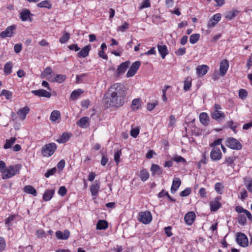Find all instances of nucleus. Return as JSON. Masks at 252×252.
<instances>
[{"mask_svg":"<svg viewBox=\"0 0 252 252\" xmlns=\"http://www.w3.org/2000/svg\"><path fill=\"white\" fill-rule=\"evenodd\" d=\"M125 86L119 83L112 85L108 93V96L104 99L105 103L110 107H119L126 101V93Z\"/></svg>","mask_w":252,"mask_h":252,"instance_id":"obj_1","label":"nucleus"},{"mask_svg":"<svg viewBox=\"0 0 252 252\" xmlns=\"http://www.w3.org/2000/svg\"><path fill=\"white\" fill-rule=\"evenodd\" d=\"M22 167L21 164H16L7 166L5 173L2 175V178L7 179L19 174Z\"/></svg>","mask_w":252,"mask_h":252,"instance_id":"obj_2","label":"nucleus"},{"mask_svg":"<svg viewBox=\"0 0 252 252\" xmlns=\"http://www.w3.org/2000/svg\"><path fill=\"white\" fill-rule=\"evenodd\" d=\"M57 149L56 144L54 143L47 144L41 149V153L44 157H49L54 154Z\"/></svg>","mask_w":252,"mask_h":252,"instance_id":"obj_3","label":"nucleus"},{"mask_svg":"<svg viewBox=\"0 0 252 252\" xmlns=\"http://www.w3.org/2000/svg\"><path fill=\"white\" fill-rule=\"evenodd\" d=\"M138 220L145 224H149L152 220L151 213L149 211H145L139 214Z\"/></svg>","mask_w":252,"mask_h":252,"instance_id":"obj_4","label":"nucleus"},{"mask_svg":"<svg viewBox=\"0 0 252 252\" xmlns=\"http://www.w3.org/2000/svg\"><path fill=\"white\" fill-rule=\"evenodd\" d=\"M214 108V111L211 114V116L213 119L220 121V120H221L222 119L224 118L225 115L224 113L220 111V109H221V107L220 105L217 104H215Z\"/></svg>","mask_w":252,"mask_h":252,"instance_id":"obj_5","label":"nucleus"},{"mask_svg":"<svg viewBox=\"0 0 252 252\" xmlns=\"http://www.w3.org/2000/svg\"><path fill=\"white\" fill-rule=\"evenodd\" d=\"M226 145L234 150H240L242 148L241 144L236 139L233 137H229L226 139Z\"/></svg>","mask_w":252,"mask_h":252,"instance_id":"obj_6","label":"nucleus"},{"mask_svg":"<svg viewBox=\"0 0 252 252\" xmlns=\"http://www.w3.org/2000/svg\"><path fill=\"white\" fill-rule=\"evenodd\" d=\"M141 64L140 61H136L133 63L126 73V77H130L134 76Z\"/></svg>","mask_w":252,"mask_h":252,"instance_id":"obj_7","label":"nucleus"},{"mask_svg":"<svg viewBox=\"0 0 252 252\" xmlns=\"http://www.w3.org/2000/svg\"><path fill=\"white\" fill-rule=\"evenodd\" d=\"M236 241L243 247H247L248 245V239L247 236L242 233H238L237 235Z\"/></svg>","mask_w":252,"mask_h":252,"instance_id":"obj_8","label":"nucleus"},{"mask_svg":"<svg viewBox=\"0 0 252 252\" xmlns=\"http://www.w3.org/2000/svg\"><path fill=\"white\" fill-rule=\"evenodd\" d=\"M16 29L15 25L8 27L4 31L0 33V37L4 38L7 37H11L13 34V31Z\"/></svg>","mask_w":252,"mask_h":252,"instance_id":"obj_9","label":"nucleus"},{"mask_svg":"<svg viewBox=\"0 0 252 252\" xmlns=\"http://www.w3.org/2000/svg\"><path fill=\"white\" fill-rule=\"evenodd\" d=\"M222 155L218 148H213L210 153V158L213 161L219 160L221 158Z\"/></svg>","mask_w":252,"mask_h":252,"instance_id":"obj_10","label":"nucleus"},{"mask_svg":"<svg viewBox=\"0 0 252 252\" xmlns=\"http://www.w3.org/2000/svg\"><path fill=\"white\" fill-rule=\"evenodd\" d=\"M221 15L220 13H217L214 15L212 18L209 20L207 27L209 28H212L215 26V25L220 20Z\"/></svg>","mask_w":252,"mask_h":252,"instance_id":"obj_11","label":"nucleus"},{"mask_svg":"<svg viewBox=\"0 0 252 252\" xmlns=\"http://www.w3.org/2000/svg\"><path fill=\"white\" fill-rule=\"evenodd\" d=\"M31 16H32V14L31 13L30 11L28 9H24L22 11H21L20 13V18L22 21H32V18H31Z\"/></svg>","mask_w":252,"mask_h":252,"instance_id":"obj_12","label":"nucleus"},{"mask_svg":"<svg viewBox=\"0 0 252 252\" xmlns=\"http://www.w3.org/2000/svg\"><path fill=\"white\" fill-rule=\"evenodd\" d=\"M31 93L34 95L39 97H45L50 98L51 96V94L43 89H39L37 90H32Z\"/></svg>","mask_w":252,"mask_h":252,"instance_id":"obj_13","label":"nucleus"},{"mask_svg":"<svg viewBox=\"0 0 252 252\" xmlns=\"http://www.w3.org/2000/svg\"><path fill=\"white\" fill-rule=\"evenodd\" d=\"M220 197H218L214 200L210 201V206L212 212H216L220 207L221 204L220 202Z\"/></svg>","mask_w":252,"mask_h":252,"instance_id":"obj_14","label":"nucleus"},{"mask_svg":"<svg viewBox=\"0 0 252 252\" xmlns=\"http://www.w3.org/2000/svg\"><path fill=\"white\" fill-rule=\"evenodd\" d=\"M196 215L193 212H189L187 213L184 217V220L186 223L188 225H191L193 223Z\"/></svg>","mask_w":252,"mask_h":252,"instance_id":"obj_15","label":"nucleus"},{"mask_svg":"<svg viewBox=\"0 0 252 252\" xmlns=\"http://www.w3.org/2000/svg\"><path fill=\"white\" fill-rule=\"evenodd\" d=\"M228 67L229 63L227 60H224L220 62V74L221 76H223L225 74Z\"/></svg>","mask_w":252,"mask_h":252,"instance_id":"obj_16","label":"nucleus"},{"mask_svg":"<svg viewBox=\"0 0 252 252\" xmlns=\"http://www.w3.org/2000/svg\"><path fill=\"white\" fill-rule=\"evenodd\" d=\"M130 64V62L126 61L122 63L117 68L116 72L118 75L125 72Z\"/></svg>","mask_w":252,"mask_h":252,"instance_id":"obj_17","label":"nucleus"},{"mask_svg":"<svg viewBox=\"0 0 252 252\" xmlns=\"http://www.w3.org/2000/svg\"><path fill=\"white\" fill-rule=\"evenodd\" d=\"M30 108L28 106H25L22 109H19L17 114L19 118L22 120L26 119V115L29 113Z\"/></svg>","mask_w":252,"mask_h":252,"instance_id":"obj_18","label":"nucleus"},{"mask_svg":"<svg viewBox=\"0 0 252 252\" xmlns=\"http://www.w3.org/2000/svg\"><path fill=\"white\" fill-rule=\"evenodd\" d=\"M70 233L67 230H64L63 232L61 231H57L56 232V236L58 239L66 240L69 237Z\"/></svg>","mask_w":252,"mask_h":252,"instance_id":"obj_19","label":"nucleus"},{"mask_svg":"<svg viewBox=\"0 0 252 252\" xmlns=\"http://www.w3.org/2000/svg\"><path fill=\"white\" fill-rule=\"evenodd\" d=\"M181 181L178 178H175L172 182V185L171 188V192L174 193L181 186Z\"/></svg>","mask_w":252,"mask_h":252,"instance_id":"obj_20","label":"nucleus"},{"mask_svg":"<svg viewBox=\"0 0 252 252\" xmlns=\"http://www.w3.org/2000/svg\"><path fill=\"white\" fill-rule=\"evenodd\" d=\"M153 176L160 175L162 173V169L158 165L153 164L151 168Z\"/></svg>","mask_w":252,"mask_h":252,"instance_id":"obj_21","label":"nucleus"},{"mask_svg":"<svg viewBox=\"0 0 252 252\" xmlns=\"http://www.w3.org/2000/svg\"><path fill=\"white\" fill-rule=\"evenodd\" d=\"M55 190L54 189H49L46 190L43 195V199L45 201H48L50 200L54 194L55 193Z\"/></svg>","mask_w":252,"mask_h":252,"instance_id":"obj_22","label":"nucleus"},{"mask_svg":"<svg viewBox=\"0 0 252 252\" xmlns=\"http://www.w3.org/2000/svg\"><path fill=\"white\" fill-rule=\"evenodd\" d=\"M208 66L206 65H201L198 66L196 68V73L199 76L204 75L207 72Z\"/></svg>","mask_w":252,"mask_h":252,"instance_id":"obj_23","label":"nucleus"},{"mask_svg":"<svg viewBox=\"0 0 252 252\" xmlns=\"http://www.w3.org/2000/svg\"><path fill=\"white\" fill-rule=\"evenodd\" d=\"M158 49L162 59H164L165 56L168 54L167 46L165 45H158Z\"/></svg>","mask_w":252,"mask_h":252,"instance_id":"obj_24","label":"nucleus"},{"mask_svg":"<svg viewBox=\"0 0 252 252\" xmlns=\"http://www.w3.org/2000/svg\"><path fill=\"white\" fill-rule=\"evenodd\" d=\"M66 78V75L63 74L57 75L55 77H49L48 80L51 82H56L59 83L63 82Z\"/></svg>","mask_w":252,"mask_h":252,"instance_id":"obj_25","label":"nucleus"},{"mask_svg":"<svg viewBox=\"0 0 252 252\" xmlns=\"http://www.w3.org/2000/svg\"><path fill=\"white\" fill-rule=\"evenodd\" d=\"M91 50L90 45H87L81 49V50L78 53V57L79 58H85L89 55L90 50Z\"/></svg>","mask_w":252,"mask_h":252,"instance_id":"obj_26","label":"nucleus"},{"mask_svg":"<svg viewBox=\"0 0 252 252\" xmlns=\"http://www.w3.org/2000/svg\"><path fill=\"white\" fill-rule=\"evenodd\" d=\"M61 119L60 112L58 110L53 111L50 117V120L53 122H56L57 120Z\"/></svg>","mask_w":252,"mask_h":252,"instance_id":"obj_27","label":"nucleus"},{"mask_svg":"<svg viewBox=\"0 0 252 252\" xmlns=\"http://www.w3.org/2000/svg\"><path fill=\"white\" fill-rule=\"evenodd\" d=\"M200 121L204 126H207L209 121V118L207 113L202 112L199 115Z\"/></svg>","mask_w":252,"mask_h":252,"instance_id":"obj_28","label":"nucleus"},{"mask_svg":"<svg viewBox=\"0 0 252 252\" xmlns=\"http://www.w3.org/2000/svg\"><path fill=\"white\" fill-rule=\"evenodd\" d=\"M100 186L99 184L96 182L93 184L90 187V191L93 196H96L98 194Z\"/></svg>","mask_w":252,"mask_h":252,"instance_id":"obj_29","label":"nucleus"},{"mask_svg":"<svg viewBox=\"0 0 252 252\" xmlns=\"http://www.w3.org/2000/svg\"><path fill=\"white\" fill-rule=\"evenodd\" d=\"M24 190L25 192L32 194L34 196L37 195V192L36 189L33 188L32 186H26L24 187Z\"/></svg>","mask_w":252,"mask_h":252,"instance_id":"obj_30","label":"nucleus"},{"mask_svg":"<svg viewBox=\"0 0 252 252\" xmlns=\"http://www.w3.org/2000/svg\"><path fill=\"white\" fill-rule=\"evenodd\" d=\"M37 6L38 7L46 8L48 9H50L52 8V4L50 1L45 0L38 3Z\"/></svg>","mask_w":252,"mask_h":252,"instance_id":"obj_31","label":"nucleus"},{"mask_svg":"<svg viewBox=\"0 0 252 252\" xmlns=\"http://www.w3.org/2000/svg\"><path fill=\"white\" fill-rule=\"evenodd\" d=\"M16 139V137H11L9 139H6L5 143L3 146V148L4 149H7L11 148L12 146L15 142Z\"/></svg>","mask_w":252,"mask_h":252,"instance_id":"obj_32","label":"nucleus"},{"mask_svg":"<svg viewBox=\"0 0 252 252\" xmlns=\"http://www.w3.org/2000/svg\"><path fill=\"white\" fill-rule=\"evenodd\" d=\"M13 68V63L10 62H7L4 66V72L6 75L10 74L12 72V69Z\"/></svg>","mask_w":252,"mask_h":252,"instance_id":"obj_33","label":"nucleus"},{"mask_svg":"<svg viewBox=\"0 0 252 252\" xmlns=\"http://www.w3.org/2000/svg\"><path fill=\"white\" fill-rule=\"evenodd\" d=\"M107 227L108 223L104 220H99L96 224V228L99 230L105 229Z\"/></svg>","mask_w":252,"mask_h":252,"instance_id":"obj_34","label":"nucleus"},{"mask_svg":"<svg viewBox=\"0 0 252 252\" xmlns=\"http://www.w3.org/2000/svg\"><path fill=\"white\" fill-rule=\"evenodd\" d=\"M69 134L67 133H63L61 137L57 140L59 143H64L68 141L69 139Z\"/></svg>","mask_w":252,"mask_h":252,"instance_id":"obj_35","label":"nucleus"},{"mask_svg":"<svg viewBox=\"0 0 252 252\" xmlns=\"http://www.w3.org/2000/svg\"><path fill=\"white\" fill-rule=\"evenodd\" d=\"M238 13H239L238 11L233 9L231 11H229L227 12L225 14V17L226 19L230 20L232 19H233V18H234L237 15V14Z\"/></svg>","mask_w":252,"mask_h":252,"instance_id":"obj_36","label":"nucleus"},{"mask_svg":"<svg viewBox=\"0 0 252 252\" xmlns=\"http://www.w3.org/2000/svg\"><path fill=\"white\" fill-rule=\"evenodd\" d=\"M236 158L234 156H231L227 157L225 159L224 161L222 164H227V166H233L234 165V161L235 160Z\"/></svg>","mask_w":252,"mask_h":252,"instance_id":"obj_37","label":"nucleus"},{"mask_svg":"<svg viewBox=\"0 0 252 252\" xmlns=\"http://www.w3.org/2000/svg\"><path fill=\"white\" fill-rule=\"evenodd\" d=\"M139 177L142 181H146L149 178V173L147 170L143 169L141 171Z\"/></svg>","mask_w":252,"mask_h":252,"instance_id":"obj_38","label":"nucleus"},{"mask_svg":"<svg viewBox=\"0 0 252 252\" xmlns=\"http://www.w3.org/2000/svg\"><path fill=\"white\" fill-rule=\"evenodd\" d=\"M89 118L87 117H84L80 119V120L77 122V124L82 127H86V125L88 122Z\"/></svg>","mask_w":252,"mask_h":252,"instance_id":"obj_39","label":"nucleus"},{"mask_svg":"<svg viewBox=\"0 0 252 252\" xmlns=\"http://www.w3.org/2000/svg\"><path fill=\"white\" fill-rule=\"evenodd\" d=\"M83 93L81 89L75 90L72 92L70 94V98L72 100L76 99L79 95Z\"/></svg>","mask_w":252,"mask_h":252,"instance_id":"obj_40","label":"nucleus"},{"mask_svg":"<svg viewBox=\"0 0 252 252\" xmlns=\"http://www.w3.org/2000/svg\"><path fill=\"white\" fill-rule=\"evenodd\" d=\"M132 106L134 110L138 109L141 106V99L139 98L134 99L132 101Z\"/></svg>","mask_w":252,"mask_h":252,"instance_id":"obj_41","label":"nucleus"},{"mask_svg":"<svg viewBox=\"0 0 252 252\" xmlns=\"http://www.w3.org/2000/svg\"><path fill=\"white\" fill-rule=\"evenodd\" d=\"M52 69L51 67H46L43 72L41 74V77L42 78H44L46 77V76L50 75L52 73Z\"/></svg>","mask_w":252,"mask_h":252,"instance_id":"obj_42","label":"nucleus"},{"mask_svg":"<svg viewBox=\"0 0 252 252\" xmlns=\"http://www.w3.org/2000/svg\"><path fill=\"white\" fill-rule=\"evenodd\" d=\"M200 37V34L198 33L192 34L189 37V42L191 44L196 43L199 40Z\"/></svg>","mask_w":252,"mask_h":252,"instance_id":"obj_43","label":"nucleus"},{"mask_svg":"<svg viewBox=\"0 0 252 252\" xmlns=\"http://www.w3.org/2000/svg\"><path fill=\"white\" fill-rule=\"evenodd\" d=\"M70 37V35L68 33L65 32L63 36L60 39V42L61 43H64L66 42Z\"/></svg>","mask_w":252,"mask_h":252,"instance_id":"obj_44","label":"nucleus"},{"mask_svg":"<svg viewBox=\"0 0 252 252\" xmlns=\"http://www.w3.org/2000/svg\"><path fill=\"white\" fill-rule=\"evenodd\" d=\"M238 220L239 223L243 225L245 224L247 222V219L244 215H239Z\"/></svg>","mask_w":252,"mask_h":252,"instance_id":"obj_45","label":"nucleus"},{"mask_svg":"<svg viewBox=\"0 0 252 252\" xmlns=\"http://www.w3.org/2000/svg\"><path fill=\"white\" fill-rule=\"evenodd\" d=\"M1 95L4 96L7 99H10L12 97L11 93L7 90H3L0 94Z\"/></svg>","mask_w":252,"mask_h":252,"instance_id":"obj_46","label":"nucleus"},{"mask_svg":"<svg viewBox=\"0 0 252 252\" xmlns=\"http://www.w3.org/2000/svg\"><path fill=\"white\" fill-rule=\"evenodd\" d=\"M222 188H223V186H222V184L220 183H217L216 184V185L215 186V190L219 194L222 193Z\"/></svg>","mask_w":252,"mask_h":252,"instance_id":"obj_47","label":"nucleus"},{"mask_svg":"<svg viewBox=\"0 0 252 252\" xmlns=\"http://www.w3.org/2000/svg\"><path fill=\"white\" fill-rule=\"evenodd\" d=\"M173 160L176 161V162H186V159L182 157L181 156L178 155H175L173 158Z\"/></svg>","mask_w":252,"mask_h":252,"instance_id":"obj_48","label":"nucleus"},{"mask_svg":"<svg viewBox=\"0 0 252 252\" xmlns=\"http://www.w3.org/2000/svg\"><path fill=\"white\" fill-rule=\"evenodd\" d=\"M7 167L6 166L5 163L2 161H0V172L2 173V175L5 173Z\"/></svg>","mask_w":252,"mask_h":252,"instance_id":"obj_49","label":"nucleus"},{"mask_svg":"<svg viewBox=\"0 0 252 252\" xmlns=\"http://www.w3.org/2000/svg\"><path fill=\"white\" fill-rule=\"evenodd\" d=\"M121 154V151H118L114 154V160L116 162L117 164H118L119 163Z\"/></svg>","mask_w":252,"mask_h":252,"instance_id":"obj_50","label":"nucleus"},{"mask_svg":"<svg viewBox=\"0 0 252 252\" xmlns=\"http://www.w3.org/2000/svg\"><path fill=\"white\" fill-rule=\"evenodd\" d=\"M56 171H57V169L55 167L53 168L52 169L49 170L47 171V172L45 174V176L46 178H49L50 176L53 175L54 174H55Z\"/></svg>","mask_w":252,"mask_h":252,"instance_id":"obj_51","label":"nucleus"},{"mask_svg":"<svg viewBox=\"0 0 252 252\" xmlns=\"http://www.w3.org/2000/svg\"><path fill=\"white\" fill-rule=\"evenodd\" d=\"M6 244L3 237H0V252H2L5 248Z\"/></svg>","mask_w":252,"mask_h":252,"instance_id":"obj_52","label":"nucleus"},{"mask_svg":"<svg viewBox=\"0 0 252 252\" xmlns=\"http://www.w3.org/2000/svg\"><path fill=\"white\" fill-rule=\"evenodd\" d=\"M128 27V24L125 22L123 25L118 27V31L124 32L126 29H127Z\"/></svg>","mask_w":252,"mask_h":252,"instance_id":"obj_53","label":"nucleus"},{"mask_svg":"<svg viewBox=\"0 0 252 252\" xmlns=\"http://www.w3.org/2000/svg\"><path fill=\"white\" fill-rule=\"evenodd\" d=\"M246 186L247 189L252 193V179H249L247 181Z\"/></svg>","mask_w":252,"mask_h":252,"instance_id":"obj_54","label":"nucleus"},{"mask_svg":"<svg viewBox=\"0 0 252 252\" xmlns=\"http://www.w3.org/2000/svg\"><path fill=\"white\" fill-rule=\"evenodd\" d=\"M247 92L244 89H240L239 92V97L243 99L247 96Z\"/></svg>","mask_w":252,"mask_h":252,"instance_id":"obj_55","label":"nucleus"},{"mask_svg":"<svg viewBox=\"0 0 252 252\" xmlns=\"http://www.w3.org/2000/svg\"><path fill=\"white\" fill-rule=\"evenodd\" d=\"M139 133V129L138 128H132L130 131V135L134 138H136Z\"/></svg>","mask_w":252,"mask_h":252,"instance_id":"obj_56","label":"nucleus"},{"mask_svg":"<svg viewBox=\"0 0 252 252\" xmlns=\"http://www.w3.org/2000/svg\"><path fill=\"white\" fill-rule=\"evenodd\" d=\"M191 192V189L189 188H186L185 189L183 190L180 193V195L181 196H187L189 195Z\"/></svg>","mask_w":252,"mask_h":252,"instance_id":"obj_57","label":"nucleus"},{"mask_svg":"<svg viewBox=\"0 0 252 252\" xmlns=\"http://www.w3.org/2000/svg\"><path fill=\"white\" fill-rule=\"evenodd\" d=\"M157 104H158V102L156 101L153 103H148V104H147L148 110L149 111L153 110L155 108V107L157 105Z\"/></svg>","mask_w":252,"mask_h":252,"instance_id":"obj_58","label":"nucleus"},{"mask_svg":"<svg viewBox=\"0 0 252 252\" xmlns=\"http://www.w3.org/2000/svg\"><path fill=\"white\" fill-rule=\"evenodd\" d=\"M67 190L65 187H61L58 190V193L62 196H63L66 193Z\"/></svg>","mask_w":252,"mask_h":252,"instance_id":"obj_59","label":"nucleus"},{"mask_svg":"<svg viewBox=\"0 0 252 252\" xmlns=\"http://www.w3.org/2000/svg\"><path fill=\"white\" fill-rule=\"evenodd\" d=\"M36 235L37 238H42L45 236V233L43 230L40 229L36 231Z\"/></svg>","mask_w":252,"mask_h":252,"instance_id":"obj_60","label":"nucleus"},{"mask_svg":"<svg viewBox=\"0 0 252 252\" xmlns=\"http://www.w3.org/2000/svg\"><path fill=\"white\" fill-rule=\"evenodd\" d=\"M221 139H218L214 141L213 143L210 144V147H213V148H216L215 147L217 145L221 144Z\"/></svg>","mask_w":252,"mask_h":252,"instance_id":"obj_61","label":"nucleus"},{"mask_svg":"<svg viewBox=\"0 0 252 252\" xmlns=\"http://www.w3.org/2000/svg\"><path fill=\"white\" fill-rule=\"evenodd\" d=\"M150 6H151V4L149 1V0H145L143 2V3L141 6L140 9L149 7H150Z\"/></svg>","mask_w":252,"mask_h":252,"instance_id":"obj_62","label":"nucleus"},{"mask_svg":"<svg viewBox=\"0 0 252 252\" xmlns=\"http://www.w3.org/2000/svg\"><path fill=\"white\" fill-rule=\"evenodd\" d=\"M186 50V48L184 47L180 48L175 53L178 56H182L185 54Z\"/></svg>","mask_w":252,"mask_h":252,"instance_id":"obj_63","label":"nucleus"},{"mask_svg":"<svg viewBox=\"0 0 252 252\" xmlns=\"http://www.w3.org/2000/svg\"><path fill=\"white\" fill-rule=\"evenodd\" d=\"M14 51L16 53H19L22 50V44H16L15 45L14 47Z\"/></svg>","mask_w":252,"mask_h":252,"instance_id":"obj_64","label":"nucleus"}]
</instances>
